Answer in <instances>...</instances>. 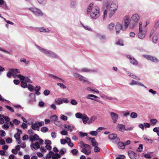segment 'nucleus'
Listing matches in <instances>:
<instances>
[{"label":"nucleus","mask_w":159,"mask_h":159,"mask_svg":"<svg viewBox=\"0 0 159 159\" xmlns=\"http://www.w3.org/2000/svg\"><path fill=\"white\" fill-rule=\"evenodd\" d=\"M93 3H90L88 6L87 9V13L89 14L91 12L90 16L92 18L96 19L99 16V8L97 6H95L92 7Z\"/></svg>","instance_id":"obj_1"},{"label":"nucleus","mask_w":159,"mask_h":159,"mask_svg":"<svg viewBox=\"0 0 159 159\" xmlns=\"http://www.w3.org/2000/svg\"><path fill=\"white\" fill-rule=\"evenodd\" d=\"M80 147L83 148L81 150V152L86 155H89L91 152V147L87 144L84 143L83 141L80 142Z\"/></svg>","instance_id":"obj_2"},{"label":"nucleus","mask_w":159,"mask_h":159,"mask_svg":"<svg viewBox=\"0 0 159 159\" xmlns=\"http://www.w3.org/2000/svg\"><path fill=\"white\" fill-rule=\"evenodd\" d=\"M111 1H105L103 6V9L104 10L103 14V20L107 17V10L109 8V6Z\"/></svg>","instance_id":"obj_3"},{"label":"nucleus","mask_w":159,"mask_h":159,"mask_svg":"<svg viewBox=\"0 0 159 159\" xmlns=\"http://www.w3.org/2000/svg\"><path fill=\"white\" fill-rule=\"evenodd\" d=\"M29 139L30 141L33 142L35 141H38L41 145L43 144V140L39 138V137L37 134H35L33 135H31L29 137Z\"/></svg>","instance_id":"obj_4"},{"label":"nucleus","mask_w":159,"mask_h":159,"mask_svg":"<svg viewBox=\"0 0 159 159\" xmlns=\"http://www.w3.org/2000/svg\"><path fill=\"white\" fill-rule=\"evenodd\" d=\"M142 23L141 22H139V33L138 34V37L140 39H143L144 38L146 34V32L143 30L142 28Z\"/></svg>","instance_id":"obj_5"},{"label":"nucleus","mask_w":159,"mask_h":159,"mask_svg":"<svg viewBox=\"0 0 159 159\" xmlns=\"http://www.w3.org/2000/svg\"><path fill=\"white\" fill-rule=\"evenodd\" d=\"M152 35H153L152 37V42L153 43H156L157 41L158 38L157 33L156 32L155 30L154 29H152L149 35V37L151 38Z\"/></svg>","instance_id":"obj_6"},{"label":"nucleus","mask_w":159,"mask_h":159,"mask_svg":"<svg viewBox=\"0 0 159 159\" xmlns=\"http://www.w3.org/2000/svg\"><path fill=\"white\" fill-rule=\"evenodd\" d=\"M130 17L129 16H125L123 19V21L124 23V27L123 30H125L128 27L129 24Z\"/></svg>","instance_id":"obj_7"},{"label":"nucleus","mask_w":159,"mask_h":159,"mask_svg":"<svg viewBox=\"0 0 159 159\" xmlns=\"http://www.w3.org/2000/svg\"><path fill=\"white\" fill-rule=\"evenodd\" d=\"M30 10L36 16H42L43 13L39 9L36 8H30Z\"/></svg>","instance_id":"obj_8"},{"label":"nucleus","mask_w":159,"mask_h":159,"mask_svg":"<svg viewBox=\"0 0 159 159\" xmlns=\"http://www.w3.org/2000/svg\"><path fill=\"white\" fill-rule=\"evenodd\" d=\"M124 27H123L121 24L120 23H117L116 24L115 29L116 31V34H118L120 32V31L123 30Z\"/></svg>","instance_id":"obj_9"},{"label":"nucleus","mask_w":159,"mask_h":159,"mask_svg":"<svg viewBox=\"0 0 159 159\" xmlns=\"http://www.w3.org/2000/svg\"><path fill=\"white\" fill-rule=\"evenodd\" d=\"M110 115L113 122L114 123H116L119 117L118 115L115 112H110Z\"/></svg>","instance_id":"obj_10"},{"label":"nucleus","mask_w":159,"mask_h":159,"mask_svg":"<svg viewBox=\"0 0 159 159\" xmlns=\"http://www.w3.org/2000/svg\"><path fill=\"white\" fill-rule=\"evenodd\" d=\"M128 154L129 157L131 159H137L138 158L137 154L132 151H129L128 152Z\"/></svg>","instance_id":"obj_11"},{"label":"nucleus","mask_w":159,"mask_h":159,"mask_svg":"<svg viewBox=\"0 0 159 159\" xmlns=\"http://www.w3.org/2000/svg\"><path fill=\"white\" fill-rule=\"evenodd\" d=\"M40 144L39 142H36L34 143H32L30 145V147L32 150H37L40 148Z\"/></svg>","instance_id":"obj_12"},{"label":"nucleus","mask_w":159,"mask_h":159,"mask_svg":"<svg viewBox=\"0 0 159 159\" xmlns=\"http://www.w3.org/2000/svg\"><path fill=\"white\" fill-rule=\"evenodd\" d=\"M117 3L116 2L113 1L111 4L109 9L112 10H114V11H116L117 9Z\"/></svg>","instance_id":"obj_13"},{"label":"nucleus","mask_w":159,"mask_h":159,"mask_svg":"<svg viewBox=\"0 0 159 159\" xmlns=\"http://www.w3.org/2000/svg\"><path fill=\"white\" fill-rule=\"evenodd\" d=\"M108 138L111 140L116 139V142L117 143L120 141V139L119 138L117 137V135L116 134H111L109 135Z\"/></svg>","instance_id":"obj_14"},{"label":"nucleus","mask_w":159,"mask_h":159,"mask_svg":"<svg viewBox=\"0 0 159 159\" xmlns=\"http://www.w3.org/2000/svg\"><path fill=\"white\" fill-rule=\"evenodd\" d=\"M145 57L148 60H150L154 62H157L159 61V60L157 58L150 55H146L145 56Z\"/></svg>","instance_id":"obj_15"},{"label":"nucleus","mask_w":159,"mask_h":159,"mask_svg":"<svg viewBox=\"0 0 159 159\" xmlns=\"http://www.w3.org/2000/svg\"><path fill=\"white\" fill-rule=\"evenodd\" d=\"M140 17L137 14H135L133 15L131 17V20L135 22V23H137Z\"/></svg>","instance_id":"obj_16"},{"label":"nucleus","mask_w":159,"mask_h":159,"mask_svg":"<svg viewBox=\"0 0 159 159\" xmlns=\"http://www.w3.org/2000/svg\"><path fill=\"white\" fill-rule=\"evenodd\" d=\"M10 71L12 72L13 77L15 78H17V75L16 74L20 73L19 70L18 69H10Z\"/></svg>","instance_id":"obj_17"},{"label":"nucleus","mask_w":159,"mask_h":159,"mask_svg":"<svg viewBox=\"0 0 159 159\" xmlns=\"http://www.w3.org/2000/svg\"><path fill=\"white\" fill-rule=\"evenodd\" d=\"M37 48L42 52L45 53L47 55H48L49 54L50 50L45 49L39 46H37Z\"/></svg>","instance_id":"obj_18"},{"label":"nucleus","mask_w":159,"mask_h":159,"mask_svg":"<svg viewBox=\"0 0 159 159\" xmlns=\"http://www.w3.org/2000/svg\"><path fill=\"white\" fill-rule=\"evenodd\" d=\"M117 129L120 131L124 132L125 131V126L122 124H118L116 127Z\"/></svg>","instance_id":"obj_19"},{"label":"nucleus","mask_w":159,"mask_h":159,"mask_svg":"<svg viewBox=\"0 0 159 159\" xmlns=\"http://www.w3.org/2000/svg\"><path fill=\"white\" fill-rule=\"evenodd\" d=\"M48 75L49 77L52 78L54 80H56L57 79H59V80H60V81L61 82H62L64 83L65 82V81L63 79H61L60 78L58 77L57 76H56L54 75H53L49 74H48Z\"/></svg>","instance_id":"obj_20"},{"label":"nucleus","mask_w":159,"mask_h":159,"mask_svg":"<svg viewBox=\"0 0 159 159\" xmlns=\"http://www.w3.org/2000/svg\"><path fill=\"white\" fill-rule=\"evenodd\" d=\"M116 11L114 10H111L109 9L108 10H107V14L109 18H111L114 14Z\"/></svg>","instance_id":"obj_21"},{"label":"nucleus","mask_w":159,"mask_h":159,"mask_svg":"<svg viewBox=\"0 0 159 159\" xmlns=\"http://www.w3.org/2000/svg\"><path fill=\"white\" fill-rule=\"evenodd\" d=\"M29 102L30 103H31L32 102H35V98L34 95L32 93H31L29 95Z\"/></svg>","instance_id":"obj_22"},{"label":"nucleus","mask_w":159,"mask_h":159,"mask_svg":"<svg viewBox=\"0 0 159 159\" xmlns=\"http://www.w3.org/2000/svg\"><path fill=\"white\" fill-rule=\"evenodd\" d=\"M97 98L98 97L95 95H94L93 94H89L87 96V98L89 99H90L92 100H94L96 102H99L100 101L99 100L97 99H95L93 98Z\"/></svg>","instance_id":"obj_23"},{"label":"nucleus","mask_w":159,"mask_h":159,"mask_svg":"<svg viewBox=\"0 0 159 159\" xmlns=\"http://www.w3.org/2000/svg\"><path fill=\"white\" fill-rule=\"evenodd\" d=\"M31 128L34 130L37 129V130L39 131V127L37 123L32 124L31 125Z\"/></svg>","instance_id":"obj_24"},{"label":"nucleus","mask_w":159,"mask_h":159,"mask_svg":"<svg viewBox=\"0 0 159 159\" xmlns=\"http://www.w3.org/2000/svg\"><path fill=\"white\" fill-rule=\"evenodd\" d=\"M89 139L91 140V141L92 143V146L93 147H95L96 146L98 145V143L96 142L95 139L93 138H90Z\"/></svg>","instance_id":"obj_25"},{"label":"nucleus","mask_w":159,"mask_h":159,"mask_svg":"<svg viewBox=\"0 0 159 159\" xmlns=\"http://www.w3.org/2000/svg\"><path fill=\"white\" fill-rule=\"evenodd\" d=\"M83 122L84 124L87 123V121L89 120V118L86 114H84L82 118Z\"/></svg>","instance_id":"obj_26"},{"label":"nucleus","mask_w":159,"mask_h":159,"mask_svg":"<svg viewBox=\"0 0 159 159\" xmlns=\"http://www.w3.org/2000/svg\"><path fill=\"white\" fill-rule=\"evenodd\" d=\"M79 80L83 82H88L89 81L87 80V79L85 77H84L83 76L80 75V76H79Z\"/></svg>","instance_id":"obj_27"},{"label":"nucleus","mask_w":159,"mask_h":159,"mask_svg":"<svg viewBox=\"0 0 159 159\" xmlns=\"http://www.w3.org/2000/svg\"><path fill=\"white\" fill-rule=\"evenodd\" d=\"M118 147L120 149H124L125 148V145L124 143L123 142H118Z\"/></svg>","instance_id":"obj_28"},{"label":"nucleus","mask_w":159,"mask_h":159,"mask_svg":"<svg viewBox=\"0 0 159 159\" xmlns=\"http://www.w3.org/2000/svg\"><path fill=\"white\" fill-rule=\"evenodd\" d=\"M114 26L115 23H111L108 25L107 29L111 31L113 30Z\"/></svg>","instance_id":"obj_29"},{"label":"nucleus","mask_w":159,"mask_h":159,"mask_svg":"<svg viewBox=\"0 0 159 159\" xmlns=\"http://www.w3.org/2000/svg\"><path fill=\"white\" fill-rule=\"evenodd\" d=\"M96 119L97 117L96 116H92L90 119L89 120L88 123L89 124H90L93 122Z\"/></svg>","instance_id":"obj_30"},{"label":"nucleus","mask_w":159,"mask_h":159,"mask_svg":"<svg viewBox=\"0 0 159 159\" xmlns=\"http://www.w3.org/2000/svg\"><path fill=\"white\" fill-rule=\"evenodd\" d=\"M39 31L41 32L48 33L50 32V30L48 29H45L44 28L42 27L39 28Z\"/></svg>","instance_id":"obj_31"},{"label":"nucleus","mask_w":159,"mask_h":159,"mask_svg":"<svg viewBox=\"0 0 159 159\" xmlns=\"http://www.w3.org/2000/svg\"><path fill=\"white\" fill-rule=\"evenodd\" d=\"M85 114H82L81 113L77 112L75 114L76 117L79 119H82Z\"/></svg>","instance_id":"obj_32"},{"label":"nucleus","mask_w":159,"mask_h":159,"mask_svg":"<svg viewBox=\"0 0 159 159\" xmlns=\"http://www.w3.org/2000/svg\"><path fill=\"white\" fill-rule=\"evenodd\" d=\"M64 127L65 129H67L68 130H69L70 132L72 131L73 130V128L70 125H64Z\"/></svg>","instance_id":"obj_33"},{"label":"nucleus","mask_w":159,"mask_h":159,"mask_svg":"<svg viewBox=\"0 0 159 159\" xmlns=\"http://www.w3.org/2000/svg\"><path fill=\"white\" fill-rule=\"evenodd\" d=\"M130 61V63L133 65H136L138 64L137 61L134 58H131Z\"/></svg>","instance_id":"obj_34"},{"label":"nucleus","mask_w":159,"mask_h":159,"mask_svg":"<svg viewBox=\"0 0 159 159\" xmlns=\"http://www.w3.org/2000/svg\"><path fill=\"white\" fill-rule=\"evenodd\" d=\"M41 88L40 86H36L35 91V94L38 95H39L40 94V93L39 92V91L40 90Z\"/></svg>","instance_id":"obj_35"},{"label":"nucleus","mask_w":159,"mask_h":159,"mask_svg":"<svg viewBox=\"0 0 159 159\" xmlns=\"http://www.w3.org/2000/svg\"><path fill=\"white\" fill-rule=\"evenodd\" d=\"M50 120L51 121H54V122L56 120H58L57 117L55 115L51 116L50 117Z\"/></svg>","instance_id":"obj_36"},{"label":"nucleus","mask_w":159,"mask_h":159,"mask_svg":"<svg viewBox=\"0 0 159 159\" xmlns=\"http://www.w3.org/2000/svg\"><path fill=\"white\" fill-rule=\"evenodd\" d=\"M48 56L54 58H57V55L51 51H50Z\"/></svg>","instance_id":"obj_37"},{"label":"nucleus","mask_w":159,"mask_h":159,"mask_svg":"<svg viewBox=\"0 0 159 159\" xmlns=\"http://www.w3.org/2000/svg\"><path fill=\"white\" fill-rule=\"evenodd\" d=\"M55 102L58 105H60L63 103V100L61 99L57 98L55 99Z\"/></svg>","instance_id":"obj_38"},{"label":"nucleus","mask_w":159,"mask_h":159,"mask_svg":"<svg viewBox=\"0 0 159 159\" xmlns=\"http://www.w3.org/2000/svg\"><path fill=\"white\" fill-rule=\"evenodd\" d=\"M130 117L132 118H136L138 116L137 114L135 112H132L130 115Z\"/></svg>","instance_id":"obj_39"},{"label":"nucleus","mask_w":159,"mask_h":159,"mask_svg":"<svg viewBox=\"0 0 159 159\" xmlns=\"http://www.w3.org/2000/svg\"><path fill=\"white\" fill-rule=\"evenodd\" d=\"M76 3L75 1L72 2L70 4V7L72 8H75L76 7Z\"/></svg>","instance_id":"obj_40"},{"label":"nucleus","mask_w":159,"mask_h":159,"mask_svg":"<svg viewBox=\"0 0 159 159\" xmlns=\"http://www.w3.org/2000/svg\"><path fill=\"white\" fill-rule=\"evenodd\" d=\"M10 125L8 123L5 122L2 126V128L4 129H7L9 126Z\"/></svg>","instance_id":"obj_41"},{"label":"nucleus","mask_w":159,"mask_h":159,"mask_svg":"<svg viewBox=\"0 0 159 159\" xmlns=\"http://www.w3.org/2000/svg\"><path fill=\"white\" fill-rule=\"evenodd\" d=\"M54 154L53 152L52 151H50L48 154L46 155V157L48 158H51L52 157V156Z\"/></svg>","instance_id":"obj_42"},{"label":"nucleus","mask_w":159,"mask_h":159,"mask_svg":"<svg viewBox=\"0 0 159 159\" xmlns=\"http://www.w3.org/2000/svg\"><path fill=\"white\" fill-rule=\"evenodd\" d=\"M80 71L84 72L90 73V69H89L86 68H84L82 69L81 70H80Z\"/></svg>","instance_id":"obj_43"},{"label":"nucleus","mask_w":159,"mask_h":159,"mask_svg":"<svg viewBox=\"0 0 159 159\" xmlns=\"http://www.w3.org/2000/svg\"><path fill=\"white\" fill-rule=\"evenodd\" d=\"M37 1L39 4L42 5H44L47 2L46 0H37Z\"/></svg>","instance_id":"obj_44"},{"label":"nucleus","mask_w":159,"mask_h":159,"mask_svg":"<svg viewBox=\"0 0 159 159\" xmlns=\"http://www.w3.org/2000/svg\"><path fill=\"white\" fill-rule=\"evenodd\" d=\"M150 122L152 125H155L157 122V120L156 119H152L150 120Z\"/></svg>","instance_id":"obj_45"},{"label":"nucleus","mask_w":159,"mask_h":159,"mask_svg":"<svg viewBox=\"0 0 159 159\" xmlns=\"http://www.w3.org/2000/svg\"><path fill=\"white\" fill-rule=\"evenodd\" d=\"M153 130L154 132H156L157 135L159 136V127H155L153 128Z\"/></svg>","instance_id":"obj_46"},{"label":"nucleus","mask_w":159,"mask_h":159,"mask_svg":"<svg viewBox=\"0 0 159 159\" xmlns=\"http://www.w3.org/2000/svg\"><path fill=\"white\" fill-rule=\"evenodd\" d=\"M79 135L81 137H83L84 136H87L88 134L86 133H84L82 132H79Z\"/></svg>","instance_id":"obj_47"},{"label":"nucleus","mask_w":159,"mask_h":159,"mask_svg":"<svg viewBox=\"0 0 159 159\" xmlns=\"http://www.w3.org/2000/svg\"><path fill=\"white\" fill-rule=\"evenodd\" d=\"M60 156L58 153H55L52 157V159H58L60 157Z\"/></svg>","instance_id":"obj_48"},{"label":"nucleus","mask_w":159,"mask_h":159,"mask_svg":"<svg viewBox=\"0 0 159 159\" xmlns=\"http://www.w3.org/2000/svg\"><path fill=\"white\" fill-rule=\"evenodd\" d=\"M20 85L22 87L24 88H26L27 86V84L25 82H24L23 80L21 81Z\"/></svg>","instance_id":"obj_49"},{"label":"nucleus","mask_w":159,"mask_h":159,"mask_svg":"<svg viewBox=\"0 0 159 159\" xmlns=\"http://www.w3.org/2000/svg\"><path fill=\"white\" fill-rule=\"evenodd\" d=\"M136 23L134 22L132 23L131 21H130L129 24V28L131 29L134 28L135 25Z\"/></svg>","instance_id":"obj_50"},{"label":"nucleus","mask_w":159,"mask_h":159,"mask_svg":"<svg viewBox=\"0 0 159 159\" xmlns=\"http://www.w3.org/2000/svg\"><path fill=\"white\" fill-rule=\"evenodd\" d=\"M20 61L21 62H24L25 64L28 65L29 64V61H26V59L25 58H21L20 60Z\"/></svg>","instance_id":"obj_51"},{"label":"nucleus","mask_w":159,"mask_h":159,"mask_svg":"<svg viewBox=\"0 0 159 159\" xmlns=\"http://www.w3.org/2000/svg\"><path fill=\"white\" fill-rule=\"evenodd\" d=\"M28 89L30 91H32L34 90V87L31 84H29L28 85Z\"/></svg>","instance_id":"obj_52"},{"label":"nucleus","mask_w":159,"mask_h":159,"mask_svg":"<svg viewBox=\"0 0 159 159\" xmlns=\"http://www.w3.org/2000/svg\"><path fill=\"white\" fill-rule=\"evenodd\" d=\"M57 84L61 88L65 89L66 88V86L63 84H61V83H57Z\"/></svg>","instance_id":"obj_53"},{"label":"nucleus","mask_w":159,"mask_h":159,"mask_svg":"<svg viewBox=\"0 0 159 159\" xmlns=\"http://www.w3.org/2000/svg\"><path fill=\"white\" fill-rule=\"evenodd\" d=\"M17 78H19L20 80H25V77L21 75H17Z\"/></svg>","instance_id":"obj_54"},{"label":"nucleus","mask_w":159,"mask_h":159,"mask_svg":"<svg viewBox=\"0 0 159 159\" xmlns=\"http://www.w3.org/2000/svg\"><path fill=\"white\" fill-rule=\"evenodd\" d=\"M54 123L56 125L58 126H60L61 125V122L60 121H58L57 120H56V121H55Z\"/></svg>","instance_id":"obj_55"},{"label":"nucleus","mask_w":159,"mask_h":159,"mask_svg":"<svg viewBox=\"0 0 159 159\" xmlns=\"http://www.w3.org/2000/svg\"><path fill=\"white\" fill-rule=\"evenodd\" d=\"M89 134L93 136H96L98 134V132L97 131H92Z\"/></svg>","instance_id":"obj_56"},{"label":"nucleus","mask_w":159,"mask_h":159,"mask_svg":"<svg viewBox=\"0 0 159 159\" xmlns=\"http://www.w3.org/2000/svg\"><path fill=\"white\" fill-rule=\"evenodd\" d=\"M48 130V129L46 127H43L41 129V131L45 133Z\"/></svg>","instance_id":"obj_57"},{"label":"nucleus","mask_w":159,"mask_h":159,"mask_svg":"<svg viewBox=\"0 0 159 159\" xmlns=\"http://www.w3.org/2000/svg\"><path fill=\"white\" fill-rule=\"evenodd\" d=\"M144 139L145 141H146V142L150 143H152V139H148L146 137H144Z\"/></svg>","instance_id":"obj_58"},{"label":"nucleus","mask_w":159,"mask_h":159,"mask_svg":"<svg viewBox=\"0 0 159 159\" xmlns=\"http://www.w3.org/2000/svg\"><path fill=\"white\" fill-rule=\"evenodd\" d=\"M50 93V91L48 89L45 90L43 92V94L45 96L48 95Z\"/></svg>","instance_id":"obj_59"},{"label":"nucleus","mask_w":159,"mask_h":159,"mask_svg":"<svg viewBox=\"0 0 159 159\" xmlns=\"http://www.w3.org/2000/svg\"><path fill=\"white\" fill-rule=\"evenodd\" d=\"M143 149V145L142 144H140L138 148L137 149V151L139 152L142 151Z\"/></svg>","instance_id":"obj_60"},{"label":"nucleus","mask_w":159,"mask_h":159,"mask_svg":"<svg viewBox=\"0 0 159 159\" xmlns=\"http://www.w3.org/2000/svg\"><path fill=\"white\" fill-rule=\"evenodd\" d=\"M5 107L9 111H11L12 112H14V109L11 107L8 106H6Z\"/></svg>","instance_id":"obj_61"},{"label":"nucleus","mask_w":159,"mask_h":159,"mask_svg":"<svg viewBox=\"0 0 159 159\" xmlns=\"http://www.w3.org/2000/svg\"><path fill=\"white\" fill-rule=\"evenodd\" d=\"M6 135V133L3 130H0V135L1 137L4 136Z\"/></svg>","instance_id":"obj_62"},{"label":"nucleus","mask_w":159,"mask_h":159,"mask_svg":"<svg viewBox=\"0 0 159 159\" xmlns=\"http://www.w3.org/2000/svg\"><path fill=\"white\" fill-rule=\"evenodd\" d=\"M20 121L18 120L15 119L13 120V122L15 125H18L20 123Z\"/></svg>","instance_id":"obj_63"},{"label":"nucleus","mask_w":159,"mask_h":159,"mask_svg":"<svg viewBox=\"0 0 159 159\" xmlns=\"http://www.w3.org/2000/svg\"><path fill=\"white\" fill-rule=\"evenodd\" d=\"M70 103L73 105H76L77 104V102L76 100L75 99H72L71 100L70 102Z\"/></svg>","instance_id":"obj_64"}]
</instances>
